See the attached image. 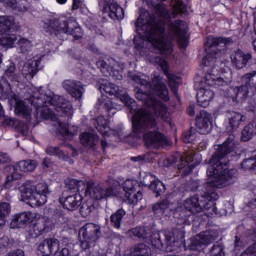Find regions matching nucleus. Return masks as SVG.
<instances>
[{
  "instance_id": "0eeeda50",
  "label": "nucleus",
  "mask_w": 256,
  "mask_h": 256,
  "mask_svg": "<svg viewBox=\"0 0 256 256\" xmlns=\"http://www.w3.org/2000/svg\"><path fill=\"white\" fill-rule=\"evenodd\" d=\"M14 19L11 16H0V45L2 47H13L17 36L8 34L7 31L13 29Z\"/></svg>"
},
{
  "instance_id": "c9c22d12",
  "label": "nucleus",
  "mask_w": 256,
  "mask_h": 256,
  "mask_svg": "<svg viewBox=\"0 0 256 256\" xmlns=\"http://www.w3.org/2000/svg\"><path fill=\"white\" fill-rule=\"evenodd\" d=\"M130 239H147V230L145 227H136L127 232Z\"/></svg>"
},
{
  "instance_id": "0e129e2a",
  "label": "nucleus",
  "mask_w": 256,
  "mask_h": 256,
  "mask_svg": "<svg viewBox=\"0 0 256 256\" xmlns=\"http://www.w3.org/2000/svg\"><path fill=\"white\" fill-rule=\"evenodd\" d=\"M141 156L133 157L132 161H141Z\"/></svg>"
},
{
  "instance_id": "1a4fd4ad",
  "label": "nucleus",
  "mask_w": 256,
  "mask_h": 256,
  "mask_svg": "<svg viewBox=\"0 0 256 256\" xmlns=\"http://www.w3.org/2000/svg\"><path fill=\"white\" fill-rule=\"evenodd\" d=\"M59 249V241L57 238H46L44 239L37 248L38 256H51L53 251H57ZM54 256H70L69 250L67 248H63L60 252H56Z\"/></svg>"
},
{
  "instance_id": "de8ad7c7",
  "label": "nucleus",
  "mask_w": 256,
  "mask_h": 256,
  "mask_svg": "<svg viewBox=\"0 0 256 256\" xmlns=\"http://www.w3.org/2000/svg\"><path fill=\"white\" fill-rule=\"evenodd\" d=\"M215 59L217 58L213 57V54H208L202 59V65L204 67H209V65L213 67L215 65Z\"/></svg>"
},
{
  "instance_id": "4be33fe9",
  "label": "nucleus",
  "mask_w": 256,
  "mask_h": 256,
  "mask_svg": "<svg viewBox=\"0 0 256 256\" xmlns=\"http://www.w3.org/2000/svg\"><path fill=\"white\" fill-rule=\"evenodd\" d=\"M230 59L232 61V65L236 67V69H243L244 67H247V63L251 61L252 56L250 53H244L241 50L234 51Z\"/></svg>"
},
{
  "instance_id": "4468645a",
  "label": "nucleus",
  "mask_w": 256,
  "mask_h": 256,
  "mask_svg": "<svg viewBox=\"0 0 256 256\" xmlns=\"http://www.w3.org/2000/svg\"><path fill=\"white\" fill-rule=\"evenodd\" d=\"M144 142L147 147L159 149V147L167 145V137L163 136L159 131H150L144 134Z\"/></svg>"
},
{
  "instance_id": "aec40b11",
  "label": "nucleus",
  "mask_w": 256,
  "mask_h": 256,
  "mask_svg": "<svg viewBox=\"0 0 256 256\" xmlns=\"http://www.w3.org/2000/svg\"><path fill=\"white\" fill-rule=\"evenodd\" d=\"M41 63V57L35 56L28 59L22 67V74L26 79H33L35 77L39 64Z\"/></svg>"
},
{
  "instance_id": "bf43d9fd",
  "label": "nucleus",
  "mask_w": 256,
  "mask_h": 256,
  "mask_svg": "<svg viewBox=\"0 0 256 256\" xmlns=\"http://www.w3.org/2000/svg\"><path fill=\"white\" fill-rule=\"evenodd\" d=\"M187 113L188 115H195V109L193 108V106H189L188 109H187Z\"/></svg>"
},
{
  "instance_id": "ddd939ff",
  "label": "nucleus",
  "mask_w": 256,
  "mask_h": 256,
  "mask_svg": "<svg viewBox=\"0 0 256 256\" xmlns=\"http://www.w3.org/2000/svg\"><path fill=\"white\" fill-rule=\"evenodd\" d=\"M50 29L56 33H69L73 35L75 39H81L83 35L79 27H76L74 30L69 29V24H67L65 20H54L50 24Z\"/></svg>"
},
{
  "instance_id": "cd10ccee",
  "label": "nucleus",
  "mask_w": 256,
  "mask_h": 256,
  "mask_svg": "<svg viewBox=\"0 0 256 256\" xmlns=\"http://www.w3.org/2000/svg\"><path fill=\"white\" fill-rule=\"evenodd\" d=\"M124 256H151V249L147 245L139 243L132 247Z\"/></svg>"
},
{
  "instance_id": "e433bc0d",
  "label": "nucleus",
  "mask_w": 256,
  "mask_h": 256,
  "mask_svg": "<svg viewBox=\"0 0 256 256\" xmlns=\"http://www.w3.org/2000/svg\"><path fill=\"white\" fill-rule=\"evenodd\" d=\"M97 126L96 129L102 134L105 135L106 137L111 135V128H109L107 120L103 118V116H100L97 118Z\"/></svg>"
},
{
  "instance_id": "6e6d98bb",
  "label": "nucleus",
  "mask_w": 256,
  "mask_h": 256,
  "mask_svg": "<svg viewBox=\"0 0 256 256\" xmlns=\"http://www.w3.org/2000/svg\"><path fill=\"white\" fill-rule=\"evenodd\" d=\"M83 2L81 0H73L72 9H81Z\"/></svg>"
},
{
  "instance_id": "8fccbe9b",
  "label": "nucleus",
  "mask_w": 256,
  "mask_h": 256,
  "mask_svg": "<svg viewBox=\"0 0 256 256\" xmlns=\"http://www.w3.org/2000/svg\"><path fill=\"white\" fill-rule=\"evenodd\" d=\"M240 256H256V243L248 247Z\"/></svg>"
},
{
  "instance_id": "680f3d73",
  "label": "nucleus",
  "mask_w": 256,
  "mask_h": 256,
  "mask_svg": "<svg viewBox=\"0 0 256 256\" xmlns=\"http://www.w3.org/2000/svg\"><path fill=\"white\" fill-rule=\"evenodd\" d=\"M154 247H157V249H159V247H161L163 244L161 243V240H157L156 243L153 244Z\"/></svg>"
},
{
  "instance_id": "052dcab7",
  "label": "nucleus",
  "mask_w": 256,
  "mask_h": 256,
  "mask_svg": "<svg viewBox=\"0 0 256 256\" xmlns=\"http://www.w3.org/2000/svg\"><path fill=\"white\" fill-rule=\"evenodd\" d=\"M50 163H51V160H49V158H45L43 160V167H46V168L49 167Z\"/></svg>"
},
{
  "instance_id": "39448f33",
  "label": "nucleus",
  "mask_w": 256,
  "mask_h": 256,
  "mask_svg": "<svg viewBox=\"0 0 256 256\" xmlns=\"http://www.w3.org/2000/svg\"><path fill=\"white\" fill-rule=\"evenodd\" d=\"M224 83L223 78L213 74H207L201 82V87L197 91L198 105H200V107H209V103H211L215 96L211 87H213V85H223Z\"/></svg>"
},
{
  "instance_id": "09e8293b",
  "label": "nucleus",
  "mask_w": 256,
  "mask_h": 256,
  "mask_svg": "<svg viewBox=\"0 0 256 256\" xmlns=\"http://www.w3.org/2000/svg\"><path fill=\"white\" fill-rule=\"evenodd\" d=\"M207 256H225V252L221 246H213Z\"/></svg>"
},
{
  "instance_id": "ea45409f",
  "label": "nucleus",
  "mask_w": 256,
  "mask_h": 256,
  "mask_svg": "<svg viewBox=\"0 0 256 256\" xmlns=\"http://www.w3.org/2000/svg\"><path fill=\"white\" fill-rule=\"evenodd\" d=\"M187 12V6L183 3V0H174L172 15H183Z\"/></svg>"
},
{
  "instance_id": "f257e3e1",
  "label": "nucleus",
  "mask_w": 256,
  "mask_h": 256,
  "mask_svg": "<svg viewBox=\"0 0 256 256\" xmlns=\"http://www.w3.org/2000/svg\"><path fill=\"white\" fill-rule=\"evenodd\" d=\"M9 103L15 105V113L20 117H29L31 111H33L31 107H35L36 118L50 119L58 133L66 135V137H73V135H77L78 133L76 126H69V124L61 122V120L53 114V109H55L58 113H63L66 117H73V106L71 102L61 96L53 94V92L44 94L41 89L35 88L30 100L23 101L17 98V96H13L9 100ZM29 103L31 106H29Z\"/></svg>"
},
{
  "instance_id": "393cba45",
  "label": "nucleus",
  "mask_w": 256,
  "mask_h": 256,
  "mask_svg": "<svg viewBox=\"0 0 256 256\" xmlns=\"http://www.w3.org/2000/svg\"><path fill=\"white\" fill-rule=\"evenodd\" d=\"M51 230V220L45 217H38L33 225L34 237H39L43 233H47Z\"/></svg>"
},
{
  "instance_id": "7c9ffc66",
  "label": "nucleus",
  "mask_w": 256,
  "mask_h": 256,
  "mask_svg": "<svg viewBox=\"0 0 256 256\" xmlns=\"http://www.w3.org/2000/svg\"><path fill=\"white\" fill-rule=\"evenodd\" d=\"M152 209L158 217L169 215V211H171V204L169 203V200H163L162 202L154 204Z\"/></svg>"
},
{
  "instance_id": "412c9836",
  "label": "nucleus",
  "mask_w": 256,
  "mask_h": 256,
  "mask_svg": "<svg viewBox=\"0 0 256 256\" xmlns=\"http://www.w3.org/2000/svg\"><path fill=\"white\" fill-rule=\"evenodd\" d=\"M213 122L211 121V114L201 111L199 117L196 120V126L201 135H207L211 133V127Z\"/></svg>"
},
{
  "instance_id": "49530a36",
  "label": "nucleus",
  "mask_w": 256,
  "mask_h": 256,
  "mask_svg": "<svg viewBox=\"0 0 256 256\" xmlns=\"http://www.w3.org/2000/svg\"><path fill=\"white\" fill-rule=\"evenodd\" d=\"M46 153L47 155H56V157H59V159H65L63 151L58 147L49 146L46 149Z\"/></svg>"
},
{
  "instance_id": "7ed1b4c3",
  "label": "nucleus",
  "mask_w": 256,
  "mask_h": 256,
  "mask_svg": "<svg viewBox=\"0 0 256 256\" xmlns=\"http://www.w3.org/2000/svg\"><path fill=\"white\" fill-rule=\"evenodd\" d=\"M235 151V142L233 137L229 138L223 145L219 146L218 151L210 160V165L207 169V187H216L217 189H223L228 185H233L237 170L229 169V160L227 155Z\"/></svg>"
},
{
  "instance_id": "338daca9",
  "label": "nucleus",
  "mask_w": 256,
  "mask_h": 256,
  "mask_svg": "<svg viewBox=\"0 0 256 256\" xmlns=\"http://www.w3.org/2000/svg\"><path fill=\"white\" fill-rule=\"evenodd\" d=\"M58 3H60V5H63L65 3H67V0H57Z\"/></svg>"
},
{
  "instance_id": "9d476101",
  "label": "nucleus",
  "mask_w": 256,
  "mask_h": 256,
  "mask_svg": "<svg viewBox=\"0 0 256 256\" xmlns=\"http://www.w3.org/2000/svg\"><path fill=\"white\" fill-rule=\"evenodd\" d=\"M233 91L236 93V99H245L249 93H256V71L242 76V86Z\"/></svg>"
},
{
  "instance_id": "f8f14e48",
  "label": "nucleus",
  "mask_w": 256,
  "mask_h": 256,
  "mask_svg": "<svg viewBox=\"0 0 256 256\" xmlns=\"http://www.w3.org/2000/svg\"><path fill=\"white\" fill-rule=\"evenodd\" d=\"M98 5L102 11L109 14V17L114 20H121L125 17V11L121 6L117 5L115 0H98Z\"/></svg>"
},
{
  "instance_id": "e2e57ef3",
  "label": "nucleus",
  "mask_w": 256,
  "mask_h": 256,
  "mask_svg": "<svg viewBox=\"0 0 256 256\" xmlns=\"http://www.w3.org/2000/svg\"><path fill=\"white\" fill-rule=\"evenodd\" d=\"M149 155H150L151 157H155V154H153V153L147 154V155H145V160H146V161H149Z\"/></svg>"
},
{
  "instance_id": "a18cd8bd",
  "label": "nucleus",
  "mask_w": 256,
  "mask_h": 256,
  "mask_svg": "<svg viewBox=\"0 0 256 256\" xmlns=\"http://www.w3.org/2000/svg\"><path fill=\"white\" fill-rule=\"evenodd\" d=\"M137 185V181L128 179L123 183L124 193H133L135 191V187Z\"/></svg>"
},
{
  "instance_id": "a878e982",
  "label": "nucleus",
  "mask_w": 256,
  "mask_h": 256,
  "mask_svg": "<svg viewBox=\"0 0 256 256\" xmlns=\"http://www.w3.org/2000/svg\"><path fill=\"white\" fill-rule=\"evenodd\" d=\"M12 167H16L17 172L21 173L22 177L23 173H31L32 171H35L37 168V162L35 160H23L18 162L16 165H12Z\"/></svg>"
},
{
  "instance_id": "9b49d317",
  "label": "nucleus",
  "mask_w": 256,
  "mask_h": 256,
  "mask_svg": "<svg viewBox=\"0 0 256 256\" xmlns=\"http://www.w3.org/2000/svg\"><path fill=\"white\" fill-rule=\"evenodd\" d=\"M100 92L101 93H106L107 95H116L120 99L124 105L129 107L130 109L133 110V107H135V100L133 98L129 97L127 94H121L119 93V87L115 86V84L111 82H105L103 83L100 87Z\"/></svg>"
},
{
  "instance_id": "f3484780",
  "label": "nucleus",
  "mask_w": 256,
  "mask_h": 256,
  "mask_svg": "<svg viewBox=\"0 0 256 256\" xmlns=\"http://www.w3.org/2000/svg\"><path fill=\"white\" fill-rule=\"evenodd\" d=\"M60 203L63 205L64 209L68 211H75V209L81 207L83 203V196L81 195V189L78 188V193L67 196L65 198H60Z\"/></svg>"
},
{
  "instance_id": "5fc2aeb1",
  "label": "nucleus",
  "mask_w": 256,
  "mask_h": 256,
  "mask_svg": "<svg viewBox=\"0 0 256 256\" xmlns=\"http://www.w3.org/2000/svg\"><path fill=\"white\" fill-rule=\"evenodd\" d=\"M11 159L7 156V154L0 152V163H9Z\"/></svg>"
},
{
  "instance_id": "58836bf2",
  "label": "nucleus",
  "mask_w": 256,
  "mask_h": 256,
  "mask_svg": "<svg viewBox=\"0 0 256 256\" xmlns=\"http://www.w3.org/2000/svg\"><path fill=\"white\" fill-rule=\"evenodd\" d=\"M123 217H125V210L120 209L117 210L114 214L111 215V223L116 227V229H119L121 227V221L123 220Z\"/></svg>"
},
{
  "instance_id": "774afa93",
  "label": "nucleus",
  "mask_w": 256,
  "mask_h": 256,
  "mask_svg": "<svg viewBox=\"0 0 256 256\" xmlns=\"http://www.w3.org/2000/svg\"><path fill=\"white\" fill-rule=\"evenodd\" d=\"M0 117H3V106L0 104Z\"/></svg>"
},
{
  "instance_id": "c85d7f7f",
  "label": "nucleus",
  "mask_w": 256,
  "mask_h": 256,
  "mask_svg": "<svg viewBox=\"0 0 256 256\" xmlns=\"http://www.w3.org/2000/svg\"><path fill=\"white\" fill-rule=\"evenodd\" d=\"M184 209L189 213H199L203 207L199 202V197L193 196L190 199L184 201Z\"/></svg>"
},
{
  "instance_id": "603ef678",
  "label": "nucleus",
  "mask_w": 256,
  "mask_h": 256,
  "mask_svg": "<svg viewBox=\"0 0 256 256\" xmlns=\"http://www.w3.org/2000/svg\"><path fill=\"white\" fill-rule=\"evenodd\" d=\"M182 141L184 143H193L194 141V136L191 135V132H185L182 136Z\"/></svg>"
},
{
  "instance_id": "f03ea898",
  "label": "nucleus",
  "mask_w": 256,
  "mask_h": 256,
  "mask_svg": "<svg viewBox=\"0 0 256 256\" xmlns=\"http://www.w3.org/2000/svg\"><path fill=\"white\" fill-rule=\"evenodd\" d=\"M135 82L141 85V88L136 93V99L143 101L147 107H152L155 115L150 114L149 110L140 108L134 112L132 124L133 133L136 137H141L148 129L157 127V117L167 121L169 113H167V106H164L161 101L155 99V95L163 101H169V89L159 77L152 79V84L147 82V76L141 75L136 77Z\"/></svg>"
},
{
  "instance_id": "13d9d810",
  "label": "nucleus",
  "mask_w": 256,
  "mask_h": 256,
  "mask_svg": "<svg viewBox=\"0 0 256 256\" xmlns=\"http://www.w3.org/2000/svg\"><path fill=\"white\" fill-rule=\"evenodd\" d=\"M105 106L107 107L109 113H111L112 111V115H115L116 111H115V106H113V103H106Z\"/></svg>"
},
{
  "instance_id": "c03bdc74",
  "label": "nucleus",
  "mask_w": 256,
  "mask_h": 256,
  "mask_svg": "<svg viewBox=\"0 0 256 256\" xmlns=\"http://www.w3.org/2000/svg\"><path fill=\"white\" fill-rule=\"evenodd\" d=\"M18 45L22 53H28V51H31V49L33 48V44H31V41L25 38L19 39Z\"/></svg>"
},
{
  "instance_id": "a19ab883",
  "label": "nucleus",
  "mask_w": 256,
  "mask_h": 256,
  "mask_svg": "<svg viewBox=\"0 0 256 256\" xmlns=\"http://www.w3.org/2000/svg\"><path fill=\"white\" fill-rule=\"evenodd\" d=\"M150 189L156 193L157 196L161 195L163 191H165V184L160 180L152 178V182L150 184Z\"/></svg>"
},
{
  "instance_id": "a211bd4d",
  "label": "nucleus",
  "mask_w": 256,
  "mask_h": 256,
  "mask_svg": "<svg viewBox=\"0 0 256 256\" xmlns=\"http://www.w3.org/2000/svg\"><path fill=\"white\" fill-rule=\"evenodd\" d=\"M167 251H177L181 247V239H183V232L180 230L165 232Z\"/></svg>"
},
{
  "instance_id": "69168bd1",
  "label": "nucleus",
  "mask_w": 256,
  "mask_h": 256,
  "mask_svg": "<svg viewBox=\"0 0 256 256\" xmlns=\"http://www.w3.org/2000/svg\"><path fill=\"white\" fill-rule=\"evenodd\" d=\"M101 143H102V147H103V148H106V147H107V142H106L105 140H102Z\"/></svg>"
},
{
  "instance_id": "3c124183",
  "label": "nucleus",
  "mask_w": 256,
  "mask_h": 256,
  "mask_svg": "<svg viewBox=\"0 0 256 256\" xmlns=\"http://www.w3.org/2000/svg\"><path fill=\"white\" fill-rule=\"evenodd\" d=\"M10 91L11 89L9 88V84H6L5 87L0 86V99H7Z\"/></svg>"
},
{
  "instance_id": "f704fd0d",
  "label": "nucleus",
  "mask_w": 256,
  "mask_h": 256,
  "mask_svg": "<svg viewBox=\"0 0 256 256\" xmlns=\"http://www.w3.org/2000/svg\"><path fill=\"white\" fill-rule=\"evenodd\" d=\"M0 3H4V5L11 9H18L21 13L27 11V1L25 0H20L18 2L17 0H0Z\"/></svg>"
},
{
  "instance_id": "5701e85b",
  "label": "nucleus",
  "mask_w": 256,
  "mask_h": 256,
  "mask_svg": "<svg viewBox=\"0 0 256 256\" xmlns=\"http://www.w3.org/2000/svg\"><path fill=\"white\" fill-rule=\"evenodd\" d=\"M63 88L71 97H74V99H81L83 97V85H81V82H76L73 80H65L63 82Z\"/></svg>"
},
{
  "instance_id": "37998d69",
  "label": "nucleus",
  "mask_w": 256,
  "mask_h": 256,
  "mask_svg": "<svg viewBox=\"0 0 256 256\" xmlns=\"http://www.w3.org/2000/svg\"><path fill=\"white\" fill-rule=\"evenodd\" d=\"M92 211H95V206L89 202L83 203L80 208V213L83 217H89Z\"/></svg>"
},
{
  "instance_id": "c756f323",
  "label": "nucleus",
  "mask_w": 256,
  "mask_h": 256,
  "mask_svg": "<svg viewBox=\"0 0 256 256\" xmlns=\"http://www.w3.org/2000/svg\"><path fill=\"white\" fill-rule=\"evenodd\" d=\"M80 141L84 147H93L99 143V136L95 132H85L80 135Z\"/></svg>"
},
{
  "instance_id": "6e6552de",
  "label": "nucleus",
  "mask_w": 256,
  "mask_h": 256,
  "mask_svg": "<svg viewBox=\"0 0 256 256\" xmlns=\"http://www.w3.org/2000/svg\"><path fill=\"white\" fill-rule=\"evenodd\" d=\"M117 196V192L107 185L103 184H95V183H88L86 190H85V197L89 199H93L94 201H99L101 199H105V197H115Z\"/></svg>"
},
{
  "instance_id": "864d4df0",
  "label": "nucleus",
  "mask_w": 256,
  "mask_h": 256,
  "mask_svg": "<svg viewBox=\"0 0 256 256\" xmlns=\"http://www.w3.org/2000/svg\"><path fill=\"white\" fill-rule=\"evenodd\" d=\"M15 73V63H10L7 69L5 70L6 77H13Z\"/></svg>"
},
{
  "instance_id": "4c0bfd02",
  "label": "nucleus",
  "mask_w": 256,
  "mask_h": 256,
  "mask_svg": "<svg viewBox=\"0 0 256 256\" xmlns=\"http://www.w3.org/2000/svg\"><path fill=\"white\" fill-rule=\"evenodd\" d=\"M125 199L130 203V205H137L141 199H143V194L141 191H133L125 193Z\"/></svg>"
},
{
  "instance_id": "dca6fc26",
  "label": "nucleus",
  "mask_w": 256,
  "mask_h": 256,
  "mask_svg": "<svg viewBox=\"0 0 256 256\" xmlns=\"http://www.w3.org/2000/svg\"><path fill=\"white\" fill-rule=\"evenodd\" d=\"M154 63H157L158 67L161 68L164 74L168 77L170 88L174 95H177V88L179 87V78L169 73V65L167 64V61L161 59L160 57H156Z\"/></svg>"
},
{
  "instance_id": "bb28decb",
  "label": "nucleus",
  "mask_w": 256,
  "mask_h": 256,
  "mask_svg": "<svg viewBox=\"0 0 256 256\" xmlns=\"http://www.w3.org/2000/svg\"><path fill=\"white\" fill-rule=\"evenodd\" d=\"M227 119L229 127L231 129H237L247 118L239 112H230L227 114Z\"/></svg>"
},
{
  "instance_id": "423d86ee",
  "label": "nucleus",
  "mask_w": 256,
  "mask_h": 256,
  "mask_svg": "<svg viewBox=\"0 0 256 256\" xmlns=\"http://www.w3.org/2000/svg\"><path fill=\"white\" fill-rule=\"evenodd\" d=\"M101 226L95 223H87L79 230L80 247L89 249L99 239Z\"/></svg>"
},
{
  "instance_id": "20e7f679",
  "label": "nucleus",
  "mask_w": 256,
  "mask_h": 256,
  "mask_svg": "<svg viewBox=\"0 0 256 256\" xmlns=\"http://www.w3.org/2000/svg\"><path fill=\"white\" fill-rule=\"evenodd\" d=\"M8 173L4 182V188L11 191L19 189L21 193V201H26L31 207H41L47 203V199L51 193L49 185L45 182H39L33 185V182L27 181L19 186V179H21V172L17 171V167L7 166L5 168Z\"/></svg>"
},
{
  "instance_id": "72a5a7b5",
  "label": "nucleus",
  "mask_w": 256,
  "mask_h": 256,
  "mask_svg": "<svg viewBox=\"0 0 256 256\" xmlns=\"http://www.w3.org/2000/svg\"><path fill=\"white\" fill-rule=\"evenodd\" d=\"M9 215H11V204L9 202H0V229L5 227Z\"/></svg>"
},
{
  "instance_id": "2eb2a0df",
  "label": "nucleus",
  "mask_w": 256,
  "mask_h": 256,
  "mask_svg": "<svg viewBox=\"0 0 256 256\" xmlns=\"http://www.w3.org/2000/svg\"><path fill=\"white\" fill-rule=\"evenodd\" d=\"M35 219H37V214L33 212H23L21 214H16L12 218L10 227L11 229H19L23 227V225H29V223H33Z\"/></svg>"
},
{
  "instance_id": "2f4dec72",
  "label": "nucleus",
  "mask_w": 256,
  "mask_h": 256,
  "mask_svg": "<svg viewBox=\"0 0 256 256\" xmlns=\"http://www.w3.org/2000/svg\"><path fill=\"white\" fill-rule=\"evenodd\" d=\"M256 135V122H250L247 124L241 132V141H251V138Z\"/></svg>"
},
{
  "instance_id": "b1692460",
  "label": "nucleus",
  "mask_w": 256,
  "mask_h": 256,
  "mask_svg": "<svg viewBox=\"0 0 256 256\" xmlns=\"http://www.w3.org/2000/svg\"><path fill=\"white\" fill-rule=\"evenodd\" d=\"M215 241V237L211 235V232H204L197 236H195L192 240V249H196L197 251H201L203 247H207L210 243Z\"/></svg>"
},
{
  "instance_id": "79ce46f5",
  "label": "nucleus",
  "mask_w": 256,
  "mask_h": 256,
  "mask_svg": "<svg viewBox=\"0 0 256 256\" xmlns=\"http://www.w3.org/2000/svg\"><path fill=\"white\" fill-rule=\"evenodd\" d=\"M241 165L244 171H253V169H256V155L254 157L245 159Z\"/></svg>"
},
{
  "instance_id": "6ab92c4d",
  "label": "nucleus",
  "mask_w": 256,
  "mask_h": 256,
  "mask_svg": "<svg viewBox=\"0 0 256 256\" xmlns=\"http://www.w3.org/2000/svg\"><path fill=\"white\" fill-rule=\"evenodd\" d=\"M194 158L195 155H193V153L181 156L180 162L178 163V169L182 175H189V173L197 167L199 162H196Z\"/></svg>"
},
{
  "instance_id": "4d7b16f0",
  "label": "nucleus",
  "mask_w": 256,
  "mask_h": 256,
  "mask_svg": "<svg viewBox=\"0 0 256 256\" xmlns=\"http://www.w3.org/2000/svg\"><path fill=\"white\" fill-rule=\"evenodd\" d=\"M5 256H25V252H23V250H17L14 252H9Z\"/></svg>"
},
{
  "instance_id": "473e14b6",
  "label": "nucleus",
  "mask_w": 256,
  "mask_h": 256,
  "mask_svg": "<svg viewBox=\"0 0 256 256\" xmlns=\"http://www.w3.org/2000/svg\"><path fill=\"white\" fill-rule=\"evenodd\" d=\"M233 40L231 38H215L213 36H209L206 41V47H225V45H229Z\"/></svg>"
}]
</instances>
